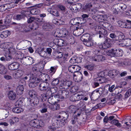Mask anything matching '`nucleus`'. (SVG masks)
I'll use <instances>...</instances> for the list:
<instances>
[{"mask_svg":"<svg viewBox=\"0 0 131 131\" xmlns=\"http://www.w3.org/2000/svg\"><path fill=\"white\" fill-rule=\"evenodd\" d=\"M29 124L32 126L37 128H39L44 126V124L41 121L36 119L31 121Z\"/></svg>","mask_w":131,"mask_h":131,"instance_id":"obj_1","label":"nucleus"},{"mask_svg":"<svg viewBox=\"0 0 131 131\" xmlns=\"http://www.w3.org/2000/svg\"><path fill=\"white\" fill-rule=\"evenodd\" d=\"M30 82L29 85L30 88H34L37 86L39 83L38 79L35 77H31L29 80Z\"/></svg>","mask_w":131,"mask_h":131,"instance_id":"obj_2","label":"nucleus"},{"mask_svg":"<svg viewBox=\"0 0 131 131\" xmlns=\"http://www.w3.org/2000/svg\"><path fill=\"white\" fill-rule=\"evenodd\" d=\"M110 37L113 39L114 40L118 41L123 40L124 37V36L121 33H119L117 34V35H115L114 33H111L110 35Z\"/></svg>","mask_w":131,"mask_h":131,"instance_id":"obj_3","label":"nucleus"},{"mask_svg":"<svg viewBox=\"0 0 131 131\" xmlns=\"http://www.w3.org/2000/svg\"><path fill=\"white\" fill-rule=\"evenodd\" d=\"M34 60L31 57L27 56L23 58L21 60V62L24 64L26 65H31L33 63Z\"/></svg>","mask_w":131,"mask_h":131,"instance_id":"obj_4","label":"nucleus"},{"mask_svg":"<svg viewBox=\"0 0 131 131\" xmlns=\"http://www.w3.org/2000/svg\"><path fill=\"white\" fill-rule=\"evenodd\" d=\"M59 97V95L57 94L52 95L48 98V101L49 103L52 104L57 102Z\"/></svg>","mask_w":131,"mask_h":131,"instance_id":"obj_5","label":"nucleus"},{"mask_svg":"<svg viewBox=\"0 0 131 131\" xmlns=\"http://www.w3.org/2000/svg\"><path fill=\"white\" fill-rule=\"evenodd\" d=\"M31 45V42L27 40H24L20 44V49L22 50H25Z\"/></svg>","mask_w":131,"mask_h":131,"instance_id":"obj_6","label":"nucleus"},{"mask_svg":"<svg viewBox=\"0 0 131 131\" xmlns=\"http://www.w3.org/2000/svg\"><path fill=\"white\" fill-rule=\"evenodd\" d=\"M50 88L49 84L47 82H41L39 86V89L41 91H46Z\"/></svg>","mask_w":131,"mask_h":131,"instance_id":"obj_7","label":"nucleus"},{"mask_svg":"<svg viewBox=\"0 0 131 131\" xmlns=\"http://www.w3.org/2000/svg\"><path fill=\"white\" fill-rule=\"evenodd\" d=\"M72 82L70 81H61L60 82V86L66 89H68L72 84Z\"/></svg>","mask_w":131,"mask_h":131,"instance_id":"obj_8","label":"nucleus"},{"mask_svg":"<svg viewBox=\"0 0 131 131\" xmlns=\"http://www.w3.org/2000/svg\"><path fill=\"white\" fill-rule=\"evenodd\" d=\"M53 42L56 45L59 46H65L67 44L66 42L63 40L61 39L56 38L54 39Z\"/></svg>","mask_w":131,"mask_h":131,"instance_id":"obj_9","label":"nucleus"},{"mask_svg":"<svg viewBox=\"0 0 131 131\" xmlns=\"http://www.w3.org/2000/svg\"><path fill=\"white\" fill-rule=\"evenodd\" d=\"M105 40L104 41L103 44V49H106L111 47V43L110 42L111 40L110 38H104Z\"/></svg>","mask_w":131,"mask_h":131,"instance_id":"obj_10","label":"nucleus"},{"mask_svg":"<svg viewBox=\"0 0 131 131\" xmlns=\"http://www.w3.org/2000/svg\"><path fill=\"white\" fill-rule=\"evenodd\" d=\"M61 33L58 31H56L55 32L54 36L57 37H64L67 35L68 32L67 30H65L62 31Z\"/></svg>","mask_w":131,"mask_h":131,"instance_id":"obj_11","label":"nucleus"},{"mask_svg":"<svg viewBox=\"0 0 131 131\" xmlns=\"http://www.w3.org/2000/svg\"><path fill=\"white\" fill-rule=\"evenodd\" d=\"M101 96L100 93H98L94 90L91 93L90 96L91 99L94 101L97 100Z\"/></svg>","mask_w":131,"mask_h":131,"instance_id":"obj_12","label":"nucleus"},{"mask_svg":"<svg viewBox=\"0 0 131 131\" xmlns=\"http://www.w3.org/2000/svg\"><path fill=\"white\" fill-rule=\"evenodd\" d=\"M19 64L17 62L12 63L8 66L9 69L11 70H16L19 67Z\"/></svg>","mask_w":131,"mask_h":131,"instance_id":"obj_13","label":"nucleus"},{"mask_svg":"<svg viewBox=\"0 0 131 131\" xmlns=\"http://www.w3.org/2000/svg\"><path fill=\"white\" fill-rule=\"evenodd\" d=\"M51 124L52 125L51 128L53 129L55 128H58L62 126L61 125H60V123L59 122H57V120L54 119L52 120Z\"/></svg>","mask_w":131,"mask_h":131,"instance_id":"obj_14","label":"nucleus"},{"mask_svg":"<svg viewBox=\"0 0 131 131\" xmlns=\"http://www.w3.org/2000/svg\"><path fill=\"white\" fill-rule=\"evenodd\" d=\"M39 101L37 97L35 96L34 98H32L30 100V103L32 106H36L39 103Z\"/></svg>","mask_w":131,"mask_h":131,"instance_id":"obj_15","label":"nucleus"},{"mask_svg":"<svg viewBox=\"0 0 131 131\" xmlns=\"http://www.w3.org/2000/svg\"><path fill=\"white\" fill-rule=\"evenodd\" d=\"M92 38L90 35L88 33L85 34L83 35L80 37V40L84 42L85 41L89 40Z\"/></svg>","mask_w":131,"mask_h":131,"instance_id":"obj_16","label":"nucleus"},{"mask_svg":"<svg viewBox=\"0 0 131 131\" xmlns=\"http://www.w3.org/2000/svg\"><path fill=\"white\" fill-rule=\"evenodd\" d=\"M81 25H82L81 24H80V25H78V27H77L75 26H74V27H75V28L74 29H75V30L73 32V34H74V32H76V30H77V31L79 32L78 36L81 35L83 33L84 31V29L80 27L81 26Z\"/></svg>","mask_w":131,"mask_h":131,"instance_id":"obj_17","label":"nucleus"},{"mask_svg":"<svg viewBox=\"0 0 131 131\" xmlns=\"http://www.w3.org/2000/svg\"><path fill=\"white\" fill-rule=\"evenodd\" d=\"M83 95L82 94H78L77 96H74L71 97L72 99V101H78L82 99Z\"/></svg>","mask_w":131,"mask_h":131,"instance_id":"obj_18","label":"nucleus"},{"mask_svg":"<svg viewBox=\"0 0 131 131\" xmlns=\"http://www.w3.org/2000/svg\"><path fill=\"white\" fill-rule=\"evenodd\" d=\"M118 25L119 26L122 28H131V25L129 27L128 26V24H127L126 23L123 22L121 21H118L117 22Z\"/></svg>","mask_w":131,"mask_h":131,"instance_id":"obj_19","label":"nucleus"},{"mask_svg":"<svg viewBox=\"0 0 131 131\" xmlns=\"http://www.w3.org/2000/svg\"><path fill=\"white\" fill-rule=\"evenodd\" d=\"M8 95L9 99L11 100H14L16 97V93L13 91H9Z\"/></svg>","mask_w":131,"mask_h":131,"instance_id":"obj_20","label":"nucleus"},{"mask_svg":"<svg viewBox=\"0 0 131 131\" xmlns=\"http://www.w3.org/2000/svg\"><path fill=\"white\" fill-rule=\"evenodd\" d=\"M44 48L41 49L38 51V53L39 55L42 57L46 58L47 57V54L46 53V52L44 51Z\"/></svg>","mask_w":131,"mask_h":131,"instance_id":"obj_21","label":"nucleus"},{"mask_svg":"<svg viewBox=\"0 0 131 131\" xmlns=\"http://www.w3.org/2000/svg\"><path fill=\"white\" fill-rule=\"evenodd\" d=\"M48 11L50 13L55 16H58L59 15V13L57 10L52 8H49Z\"/></svg>","mask_w":131,"mask_h":131,"instance_id":"obj_22","label":"nucleus"},{"mask_svg":"<svg viewBox=\"0 0 131 131\" xmlns=\"http://www.w3.org/2000/svg\"><path fill=\"white\" fill-rule=\"evenodd\" d=\"M92 6V4L91 3H87L83 7V9L89 12H90L91 8Z\"/></svg>","mask_w":131,"mask_h":131,"instance_id":"obj_23","label":"nucleus"},{"mask_svg":"<svg viewBox=\"0 0 131 131\" xmlns=\"http://www.w3.org/2000/svg\"><path fill=\"white\" fill-rule=\"evenodd\" d=\"M107 34V31L103 28H102L100 29V32L99 37L100 38L103 37L104 36L106 35Z\"/></svg>","mask_w":131,"mask_h":131,"instance_id":"obj_24","label":"nucleus"},{"mask_svg":"<svg viewBox=\"0 0 131 131\" xmlns=\"http://www.w3.org/2000/svg\"><path fill=\"white\" fill-rule=\"evenodd\" d=\"M82 7V5L80 3L73 5V12H76L79 11Z\"/></svg>","mask_w":131,"mask_h":131,"instance_id":"obj_25","label":"nucleus"},{"mask_svg":"<svg viewBox=\"0 0 131 131\" xmlns=\"http://www.w3.org/2000/svg\"><path fill=\"white\" fill-rule=\"evenodd\" d=\"M61 98L66 99L69 97V92L67 91L63 90L61 91Z\"/></svg>","mask_w":131,"mask_h":131,"instance_id":"obj_26","label":"nucleus"},{"mask_svg":"<svg viewBox=\"0 0 131 131\" xmlns=\"http://www.w3.org/2000/svg\"><path fill=\"white\" fill-rule=\"evenodd\" d=\"M73 79L77 80V81H80L82 79V75L81 73H79L78 75H77L76 74H74L73 75Z\"/></svg>","mask_w":131,"mask_h":131,"instance_id":"obj_27","label":"nucleus"},{"mask_svg":"<svg viewBox=\"0 0 131 131\" xmlns=\"http://www.w3.org/2000/svg\"><path fill=\"white\" fill-rule=\"evenodd\" d=\"M60 114L62 117V123H63L65 120L68 118V115L67 113L64 112H61Z\"/></svg>","mask_w":131,"mask_h":131,"instance_id":"obj_28","label":"nucleus"},{"mask_svg":"<svg viewBox=\"0 0 131 131\" xmlns=\"http://www.w3.org/2000/svg\"><path fill=\"white\" fill-rule=\"evenodd\" d=\"M10 32L8 31H6L2 32L0 35V37L2 38H5L10 35Z\"/></svg>","mask_w":131,"mask_h":131,"instance_id":"obj_29","label":"nucleus"},{"mask_svg":"<svg viewBox=\"0 0 131 131\" xmlns=\"http://www.w3.org/2000/svg\"><path fill=\"white\" fill-rule=\"evenodd\" d=\"M114 52H115V56L120 57L122 56L123 51L120 49H115L114 50Z\"/></svg>","mask_w":131,"mask_h":131,"instance_id":"obj_30","label":"nucleus"},{"mask_svg":"<svg viewBox=\"0 0 131 131\" xmlns=\"http://www.w3.org/2000/svg\"><path fill=\"white\" fill-rule=\"evenodd\" d=\"M124 42L125 46L128 47L131 45V39L128 38L124 40Z\"/></svg>","mask_w":131,"mask_h":131,"instance_id":"obj_31","label":"nucleus"},{"mask_svg":"<svg viewBox=\"0 0 131 131\" xmlns=\"http://www.w3.org/2000/svg\"><path fill=\"white\" fill-rule=\"evenodd\" d=\"M7 72L5 66L0 63V73L2 74H5Z\"/></svg>","mask_w":131,"mask_h":131,"instance_id":"obj_32","label":"nucleus"},{"mask_svg":"<svg viewBox=\"0 0 131 131\" xmlns=\"http://www.w3.org/2000/svg\"><path fill=\"white\" fill-rule=\"evenodd\" d=\"M96 80L98 81H99V83H105L107 80L106 78L102 76L96 78Z\"/></svg>","mask_w":131,"mask_h":131,"instance_id":"obj_33","label":"nucleus"},{"mask_svg":"<svg viewBox=\"0 0 131 131\" xmlns=\"http://www.w3.org/2000/svg\"><path fill=\"white\" fill-rule=\"evenodd\" d=\"M51 107V110L54 111L59 110L60 108V105L57 103L53 104Z\"/></svg>","mask_w":131,"mask_h":131,"instance_id":"obj_34","label":"nucleus"},{"mask_svg":"<svg viewBox=\"0 0 131 131\" xmlns=\"http://www.w3.org/2000/svg\"><path fill=\"white\" fill-rule=\"evenodd\" d=\"M83 43L85 45L88 47H90L93 46V45L92 38L89 40L85 41L83 42Z\"/></svg>","mask_w":131,"mask_h":131,"instance_id":"obj_35","label":"nucleus"},{"mask_svg":"<svg viewBox=\"0 0 131 131\" xmlns=\"http://www.w3.org/2000/svg\"><path fill=\"white\" fill-rule=\"evenodd\" d=\"M23 110L21 108H20L17 106H16V107L12 109V111L13 112L16 113H19L23 111Z\"/></svg>","mask_w":131,"mask_h":131,"instance_id":"obj_36","label":"nucleus"},{"mask_svg":"<svg viewBox=\"0 0 131 131\" xmlns=\"http://www.w3.org/2000/svg\"><path fill=\"white\" fill-rule=\"evenodd\" d=\"M24 86L23 85H19L17 88L16 91L19 94H21L22 92L24 90Z\"/></svg>","mask_w":131,"mask_h":131,"instance_id":"obj_37","label":"nucleus"},{"mask_svg":"<svg viewBox=\"0 0 131 131\" xmlns=\"http://www.w3.org/2000/svg\"><path fill=\"white\" fill-rule=\"evenodd\" d=\"M19 121V119L18 118L16 117H13L11 118V119H10L9 122L10 123L11 125L14 124V123H15L18 122Z\"/></svg>","mask_w":131,"mask_h":131,"instance_id":"obj_38","label":"nucleus"},{"mask_svg":"<svg viewBox=\"0 0 131 131\" xmlns=\"http://www.w3.org/2000/svg\"><path fill=\"white\" fill-rule=\"evenodd\" d=\"M68 54H65L61 58L60 61L61 63H64L68 60Z\"/></svg>","mask_w":131,"mask_h":131,"instance_id":"obj_39","label":"nucleus"},{"mask_svg":"<svg viewBox=\"0 0 131 131\" xmlns=\"http://www.w3.org/2000/svg\"><path fill=\"white\" fill-rule=\"evenodd\" d=\"M44 77L43 78L44 81H45L43 82H47L48 83L51 82L50 78L49 76L47 74H44Z\"/></svg>","mask_w":131,"mask_h":131,"instance_id":"obj_40","label":"nucleus"},{"mask_svg":"<svg viewBox=\"0 0 131 131\" xmlns=\"http://www.w3.org/2000/svg\"><path fill=\"white\" fill-rule=\"evenodd\" d=\"M114 50L112 49L108 50L107 52V54L108 56L111 57L115 56V52H114Z\"/></svg>","mask_w":131,"mask_h":131,"instance_id":"obj_41","label":"nucleus"},{"mask_svg":"<svg viewBox=\"0 0 131 131\" xmlns=\"http://www.w3.org/2000/svg\"><path fill=\"white\" fill-rule=\"evenodd\" d=\"M67 36V38L68 41L70 42L71 43H73L75 41V40L74 38L73 37L71 36H69V35H66Z\"/></svg>","mask_w":131,"mask_h":131,"instance_id":"obj_42","label":"nucleus"},{"mask_svg":"<svg viewBox=\"0 0 131 131\" xmlns=\"http://www.w3.org/2000/svg\"><path fill=\"white\" fill-rule=\"evenodd\" d=\"M56 117L57 118V119H56L57 121V122H59L60 123L62 124V117L61 116L60 114V112L59 114L56 115Z\"/></svg>","mask_w":131,"mask_h":131,"instance_id":"obj_43","label":"nucleus"},{"mask_svg":"<svg viewBox=\"0 0 131 131\" xmlns=\"http://www.w3.org/2000/svg\"><path fill=\"white\" fill-rule=\"evenodd\" d=\"M78 58L76 56L72 57L70 60V62L72 63L73 64L77 62H78L77 59Z\"/></svg>","mask_w":131,"mask_h":131,"instance_id":"obj_44","label":"nucleus"},{"mask_svg":"<svg viewBox=\"0 0 131 131\" xmlns=\"http://www.w3.org/2000/svg\"><path fill=\"white\" fill-rule=\"evenodd\" d=\"M29 95L30 97H32L34 96V97H35L36 96L37 92L34 90H30L29 92Z\"/></svg>","mask_w":131,"mask_h":131,"instance_id":"obj_45","label":"nucleus"},{"mask_svg":"<svg viewBox=\"0 0 131 131\" xmlns=\"http://www.w3.org/2000/svg\"><path fill=\"white\" fill-rule=\"evenodd\" d=\"M76 108L73 105L70 106L69 107V111L72 113H76Z\"/></svg>","mask_w":131,"mask_h":131,"instance_id":"obj_46","label":"nucleus"},{"mask_svg":"<svg viewBox=\"0 0 131 131\" xmlns=\"http://www.w3.org/2000/svg\"><path fill=\"white\" fill-rule=\"evenodd\" d=\"M22 103L23 102L21 100H19L16 102L15 105L16 106L20 107L22 106Z\"/></svg>","mask_w":131,"mask_h":131,"instance_id":"obj_47","label":"nucleus"},{"mask_svg":"<svg viewBox=\"0 0 131 131\" xmlns=\"http://www.w3.org/2000/svg\"><path fill=\"white\" fill-rule=\"evenodd\" d=\"M77 20L78 19L77 18H75L71 20V22H73V23L72 24V25H77L79 24V25H80V24H81L82 23H80L79 22H77Z\"/></svg>","mask_w":131,"mask_h":131,"instance_id":"obj_48","label":"nucleus"},{"mask_svg":"<svg viewBox=\"0 0 131 131\" xmlns=\"http://www.w3.org/2000/svg\"><path fill=\"white\" fill-rule=\"evenodd\" d=\"M22 74L21 72L19 71L16 72L14 76L15 77V78H18L20 77L22 75Z\"/></svg>","mask_w":131,"mask_h":131,"instance_id":"obj_49","label":"nucleus"},{"mask_svg":"<svg viewBox=\"0 0 131 131\" xmlns=\"http://www.w3.org/2000/svg\"><path fill=\"white\" fill-rule=\"evenodd\" d=\"M57 68V66H54L51 67L50 69V73H51L52 74H54L56 71Z\"/></svg>","mask_w":131,"mask_h":131,"instance_id":"obj_50","label":"nucleus"},{"mask_svg":"<svg viewBox=\"0 0 131 131\" xmlns=\"http://www.w3.org/2000/svg\"><path fill=\"white\" fill-rule=\"evenodd\" d=\"M85 67L88 70L90 71H91L94 68V66L93 64H91L85 66Z\"/></svg>","mask_w":131,"mask_h":131,"instance_id":"obj_51","label":"nucleus"},{"mask_svg":"<svg viewBox=\"0 0 131 131\" xmlns=\"http://www.w3.org/2000/svg\"><path fill=\"white\" fill-rule=\"evenodd\" d=\"M74 73L78 72L81 69V68L79 66L77 65H74Z\"/></svg>","mask_w":131,"mask_h":131,"instance_id":"obj_52","label":"nucleus"},{"mask_svg":"<svg viewBox=\"0 0 131 131\" xmlns=\"http://www.w3.org/2000/svg\"><path fill=\"white\" fill-rule=\"evenodd\" d=\"M46 92L45 93L48 97L52 95L51 92V91L50 90V88L46 90Z\"/></svg>","mask_w":131,"mask_h":131,"instance_id":"obj_53","label":"nucleus"},{"mask_svg":"<svg viewBox=\"0 0 131 131\" xmlns=\"http://www.w3.org/2000/svg\"><path fill=\"white\" fill-rule=\"evenodd\" d=\"M60 82L58 79H56L52 81V84L53 85H56L58 84L59 83H60Z\"/></svg>","mask_w":131,"mask_h":131,"instance_id":"obj_54","label":"nucleus"},{"mask_svg":"<svg viewBox=\"0 0 131 131\" xmlns=\"http://www.w3.org/2000/svg\"><path fill=\"white\" fill-rule=\"evenodd\" d=\"M6 60L7 61H9L12 59V57L10 54L6 53L5 54Z\"/></svg>","mask_w":131,"mask_h":131,"instance_id":"obj_55","label":"nucleus"},{"mask_svg":"<svg viewBox=\"0 0 131 131\" xmlns=\"http://www.w3.org/2000/svg\"><path fill=\"white\" fill-rule=\"evenodd\" d=\"M50 90L53 94L55 93L58 91L57 88L55 87H53L51 88H50Z\"/></svg>","mask_w":131,"mask_h":131,"instance_id":"obj_56","label":"nucleus"},{"mask_svg":"<svg viewBox=\"0 0 131 131\" xmlns=\"http://www.w3.org/2000/svg\"><path fill=\"white\" fill-rule=\"evenodd\" d=\"M56 55L57 58H61L62 57V53L58 51L56 52Z\"/></svg>","mask_w":131,"mask_h":131,"instance_id":"obj_57","label":"nucleus"},{"mask_svg":"<svg viewBox=\"0 0 131 131\" xmlns=\"http://www.w3.org/2000/svg\"><path fill=\"white\" fill-rule=\"evenodd\" d=\"M74 65H71L69 66L68 68L69 71L71 73H74Z\"/></svg>","mask_w":131,"mask_h":131,"instance_id":"obj_58","label":"nucleus"},{"mask_svg":"<svg viewBox=\"0 0 131 131\" xmlns=\"http://www.w3.org/2000/svg\"><path fill=\"white\" fill-rule=\"evenodd\" d=\"M127 8L125 4L123 3H121V9L120 11H121L125 10Z\"/></svg>","mask_w":131,"mask_h":131,"instance_id":"obj_59","label":"nucleus"},{"mask_svg":"<svg viewBox=\"0 0 131 131\" xmlns=\"http://www.w3.org/2000/svg\"><path fill=\"white\" fill-rule=\"evenodd\" d=\"M91 59L92 60L98 62L99 59V55L94 56L92 57Z\"/></svg>","mask_w":131,"mask_h":131,"instance_id":"obj_60","label":"nucleus"},{"mask_svg":"<svg viewBox=\"0 0 131 131\" xmlns=\"http://www.w3.org/2000/svg\"><path fill=\"white\" fill-rule=\"evenodd\" d=\"M115 9L116 10H121V3H118L115 5Z\"/></svg>","mask_w":131,"mask_h":131,"instance_id":"obj_61","label":"nucleus"},{"mask_svg":"<svg viewBox=\"0 0 131 131\" xmlns=\"http://www.w3.org/2000/svg\"><path fill=\"white\" fill-rule=\"evenodd\" d=\"M77 117L76 116H74L72 119L71 121V123L72 124H75L77 121Z\"/></svg>","mask_w":131,"mask_h":131,"instance_id":"obj_62","label":"nucleus"},{"mask_svg":"<svg viewBox=\"0 0 131 131\" xmlns=\"http://www.w3.org/2000/svg\"><path fill=\"white\" fill-rule=\"evenodd\" d=\"M105 60V58L102 55H99V59L98 62L103 61Z\"/></svg>","mask_w":131,"mask_h":131,"instance_id":"obj_63","label":"nucleus"},{"mask_svg":"<svg viewBox=\"0 0 131 131\" xmlns=\"http://www.w3.org/2000/svg\"><path fill=\"white\" fill-rule=\"evenodd\" d=\"M101 16L99 15H98L97 16H94L93 17V18L96 21L98 22H100V18Z\"/></svg>","mask_w":131,"mask_h":131,"instance_id":"obj_64","label":"nucleus"}]
</instances>
